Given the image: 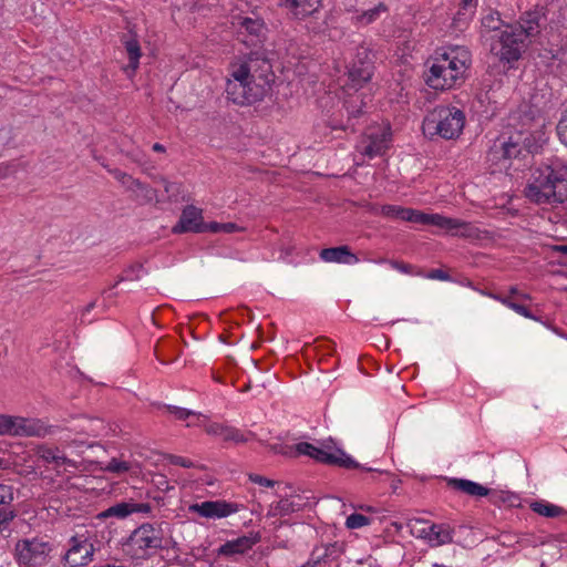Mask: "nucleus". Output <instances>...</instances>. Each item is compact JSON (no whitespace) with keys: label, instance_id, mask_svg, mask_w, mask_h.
I'll list each match as a JSON object with an SVG mask.
<instances>
[{"label":"nucleus","instance_id":"f257e3e1","mask_svg":"<svg viewBox=\"0 0 567 567\" xmlns=\"http://www.w3.org/2000/svg\"><path fill=\"white\" fill-rule=\"evenodd\" d=\"M545 22L543 8L524 12L515 25H506L504 30L494 35L491 52L501 62L511 64L518 61L527 47L526 41L536 37Z\"/></svg>","mask_w":567,"mask_h":567},{"label":"nucleus","instance_id":"f03ea898","mask_svg":"<svg viewBox=\"0 0 567 567\" xmlns=\"http://www.w3.org/2000/svg\"><path fill=\"white\" fill-rule=\"evenodd\" d=\"M524 193L537 205L554 206L567 202V162L556 159L538 167Z\"/></svg>","mask_w":567,"mask_h":567},{"label":"nucleus","instance_id":"7ed1b4c3","mask_svg":"<svg viewBox=\"0 0 567 567\" xmlns=\"http://www.w3.org/2000/svg\"><path fill=\"white\" fill-rule=\"evenodd\" d=\"M465 124L463 111L456 107L440 105L431 111L423 120L422 131L425 136L445 140L458 137Z\"/></svg>","mask_w":567,"mask_h":567},{"label":"nucleus","instance_id":"20e7f679","mask_svg":"<svg viewBox=\"0 0 567 567\" xmlns=\"http://www.w3.org/2000/svg\"><path fill=\"white\" fill-rule=\"evenodd\" d=\"M538 145L528 132H515L508 137H498L488 151V159L493 163L525 158L534 154Z\"/></svg>","mask_w":567,"mask_h":567},{"label":"nucleus","instance_id":"39448f33","mask_svg":"<svg viewBox=\"0 0 567 567\" xmlns=\"http://www.w3.org/2000/svg\"><path fill=\"white\" fill-rule=\"evenodd\" d=\"M403 214V220L405 221L420 225H432L453 236H463L467 238H474L477 236L478 229L473 224L461 219L445 217L440 214H426L413 208H406Z\"/></svg>","mask_w":567,"mask_h":567},{"label":"nucleus","instance_id":"423d86ee","mask_svg":"<svg viewBox=\"0 0 567 567\" xmlns=\"http://www.w3.org/2000/svg\"><path fill=\"white\" fill-rule=\"evenodd\" d=\"M233 79L226 83L227 99L238 105H250L261 101L271 90V85L267 81L262 82L259 79L248 78L239 79L238 74L231 72Z\"/></svg>","mask_w":567,"mask_h":567},{"label":"nucleus","instance_id":"0eeeda50","mask_svg":"<svg viewBox=\"0 0 567 567\" xmlns=\"http://www.w3.org/2000/svg\"><path fill=\"white\" fill-rule=\"evenodd\" d=\"M313 460H316L320 463L327 464V465L339 466V467H343L347 470H352V468L361 470L362 472H364L367 474H371V477L364 478L368 483L375 481L374 473H377L379 476H381V475L389 476V473H386V472H382L377 468L365 467V466L361 465L360 463L354 461L350 455H348L343 450L337 447L334 445L332 439L322 441L320 446H317L315 454H313Z\"/></svg>","mask_w":567,"mask_h":567},{"label":"nucleus","instance_id":"6e6552de","mask_svg":"<svg viewBox=\"0 0 567 567\" xmlns=\"http://www.w3.org/2000/svg\"><path fill=\"white\" fill-rule=\"evenodd\" d=\"M125 550L135 557H144L146 549L163 548V538L151 524H143L132 532L124 544Z\"/></svg>","mask_w":567,"mask_h":567},{"label":"nucleus","instance_id":"1a4fd4ad","mask_svg":"<svg viewBox=\"0 0 567 567\" xmlns=\"http://www.w3.org/2000/svg\"><path fill=\"white\" fill-rule=\"evenodd\" d=\"M233 72L237 73L239 79L250 76L262 82L267 81L269 85H272L276 78L269 59L258 51L249 53L247 59Z\"/></svg>","mask_w":567,"mask_h":567},{"label":"nucleus","instance_id":"9d476101","mask_svg":"<svg viewBox=\"0 0 567 567\" xmlns=\"http://www.w3.org/2000/svg\"><path fill=\"white\" fill-rule=\"evenodd\" d=\"M373 72V54L367 48L358 49L355 59L348 71V87L358 92L359 89L371 80Z\"/></svg>","mask_w":567,"mask_h":567},{"label":"nucleus","instance_id":"9b49d317","mask_svg":"<svg viewBox=\"0 0 567 567\" xmlns=\"http://www.w3.org/2000/svg\"><path fill=\"white\" fill-rule=\"evenodd\" d=\"M49 551L47 543L23 539L16 545V559L20 566H43L48 563Z\"/></svg>","mask_w":567,"mask_h":567},{"label":"nucleus","instance_id":"f8f14e48","mask_svg":"<svg viewBox=\"0 0 567 567\" xmlns=\"http://www.w3.org/2000/svg\"><path fill=\"white\" fill-rule=\"evenodd\" d=\"M113 175L127 192L132 193V200L138 205H147L153 202L159 203L162 200L158 198L157 190L151 187L148 184H145L140 179L134 178L133 176L118 169H115Z\"/></svg>","mask_w":567,"mask_h":567},{"label":"nucleus","instance_id":"ddd939ff","mask_svg":"<svg viewBox=\"0 0 567 567\" xmlns=\"http://www.w3.org/2000/svg\"><path fill=\"white\" fill-rule=\"evenodd\" d=\"M238 511L239 505L237 503H229L223 499L205 501L188 506L189 513H195L202 517L213 519L228 517Z\"/></svg>","mask_w":567,"mask_h":567},{"label":"nucleus","instance_id":"4468645a","mask_svg":"<svg viewBox=\"0 0 567 567\" xmlns=\"http://www.w3.org/2000/svg\"><path fill=\"white\" fill-rule=\"evenodd\" d=\"M344 553L343 544L338 542L316 546L306 564L301 567H326L331 566Z\"/></svg>","mask_w":567,"mask_h":567},{"label":"nucleus","instance_id":"2eb2a0df","mask_svg":"<svg viewBox=\"0 0 567 567\" xmlns=\"http://www.w3.org/2000/svg\"><path fill=\"white\" fill-rule=\"evenodd\" d=\"M460 80L439 58L434 60L425 74L426 84L434 90H447L456 84Z\"/></svg>","mask_w":567,"mask_h":567},{"label":"nucleus","instance_id":"dca6fc26","mask_svg":"<svg viewBox=\"0 0 567 567\" xmlns=\"http://www.w3.org/2000/svg\"><path fill=\"white\" fill-rule=\"evenodd\" d=\"M10 427V436L43 437L51 432L43 421L22 416H11Z\"/></svg>","mask_w":567,"mask_h":567},{"label":"nucleus","instance_id":"f3484780","mask_svg":"<svg viewBox=\"0 0 567 567\" xmlns=\"http://www.w3.org/2000/svg\"><path fill=\"white\" fill-rule=\"evenodd\" d=\"M206 224L203 219L202 209L188 205L183 209L177 224L173 227V233H206Z\"/></svg>","mask_w":567,"mask_h":567},{"label":"nucleus","instance_id":"a211bd4d","mask_svg":"<svg viewBox=\"0 0 567 567\" xmlns=\"http://www.w3.org/2000/svg\"><path fill=\"white\" fill-rule=\"evenodd\" d=\"M93 545L87 539L71 538V547L64 555L65 567H80L86 565L93 556Z\"/></svg>","mask_w":567,"mask_h":567},{"label":"nucleus","instance_id":"6ab92c4d","mask_svg":"<svg viewBox=\"0 0 567 567\" xmlns=\"http://www.w3.org/2000/svg\"><path fill=\"white\" fill-rule=\"evenodd\" d=\"M259 540L260 535L258 533L250 534L249 536H241L236 539L226 542L218 548L217 553L220 556L227 557L241 555L249 550Z\"/></svg>","mask_w":567,"mask_h":567},{"label":"nucleus","instance_id":"aec40b11","mask_svg":"<svg viewBox=\"0 0 567 567\" xmlns=\"http://www.w3.org/2000/svg\"><path fill=\"white\" fill-rule=\"evenodd\" d=\"M442 62H445L446 66L461 79L468 66V52L464 49L451 50L444 52L437 56Z\"/></svg>","mask_w":567,"mask_h":567},{"label":"nucleus","instance_id":"412c9836","mask_svg":"<svg viewBox=\"0 0 567 567\" xmlns=\"http://www.w3.org/2000/svg\"><path fill=\"white\" fill-rule=\"evenodd\" d=\"M151 505L148 503H131V502H122L117 503L107 509L103 511L99 514L100 518H107V517H117V518H125L128 515L133 513H150L151 512Z\"/></svg>","mask_w":567,"mask_h":567},{"label":"nucleus","instance_id":"4be33fe9","mask_svg":"<svg viewBox=\"0 0 567 567\" xmlns=\"http://www.w3.org/2000/svg\"><path fill=\"white\" fill-rule=\"evenodd\" d=\"M453 532L454 529L447 524H432L427 529H423L431 546L453 543Z\"/></svg>","mask_w":567,"mask_h":567},{"label":"nucleus","instance_id":"5701e85b","mask_svg":"<svg viewBox=\"0 0 567 567\" xmlns=\"http://www.w3.org/2000/svg\"><path fill=\"white\" fill-rule=\"evenodd\" d=\"M320 258L327 262L357 264L359 258L351 252L348 246L324 248L320 251Z\"/></svg>","mask_w":567,"mask_h":567},{"label":"nucleus","instance_id":"b1692460","mask_svg":"<svg viewBox=\"0 0 567 567\" xmlns=\"http://www.w3.org/2000/svg\"><path fill=\"white\" fill-rule=\"evenodd\" d=\"M447 485L470 496L485 497L489 494V488L465 478H449Z\"/></svg>","mask_w":567,"mask_h":567},{"label":"nucleus","instance_id":"393cba45","mask_svg":"<svg viewBox=\"0 0 567 567\" xmlns=\"http://www.w3.org/2000/svg\"><path fill=\"white\" fill-rule=\"evenodd\" d=\"M298 501L289 497V494L280 495V499L276 505H271L268 515L269 516H287L295 512H299L303 508V504L300 502V496H297Z\"/></svg>","mask_w":567,"mask_h":567},{"label":"nucleus","instance_id":"a878e982","mask_svg":"<svg viewBox=\"0 0 567 567\" xmlns=\"http://www.w3.org/2000/svg\"><path fill=\"white\" fill-rule=\"evenodd\" d=\"M477 7V0H461L460 8L453 18V27L461 29L473 17Z\"/></svg>","mask_w":567,"mask_h":567},{"label":"nucleus","instance_id":"bb28decb","mask_svg":"<svg viewBox=\"0 0 567 567\" xmlns=\"http://www.w3.org/2000/svg\"><path fill=\"white\" fill-rule=\"evenodd\" d=\"M367 103L363 100L362 94H350L349 97L344 101V107L349 115V120L358 118L365 113L364 107Z\"/></svg>","mask_w":567,"mask_h":567},{"label":"nucleus","instance_id":"cd10ccee","mask_svg":"<svg viewBox=\"0 0 567 567\" xmlns=\"http://www.w3.org/2000/svg\"><path fill=\"white\" fill-rule=\"evenodd\" d=\"M297 2L298 6H295L293 16L297 19H305L318 11L322 0H297Z\"/></svg>","mask_w":567,"mask_h":567},{"label":"nucleus","instance_id":"c85d7f7f","mask_svg":"<svg viewBox=\"0 0 567 567\" xmlns=\"http://www.w3.org/2000/svg\"><path fill=\"white\" fill-rule=\"evenodd\" d=\"M530 508L538 515L550 518L557 517L565 512L564 508L544 501L533 502Z\"/></svg>","mask_w":567,"mask_h":567},{"label":"nucleus","instance_id":"c756f323","mask_svg":"<svg viewBox=\"0 0 567 567\" xmlns=\"http://www.w3.org/2000/svg\"><path fill=\"white\" fill-rule=\"evenodd\" d=\"M155 183L163 184L168 200L177 202L182 195V184L168 182L164 176H153Z\"/></svg>","mask_w":567,"mask_h":567},{"label":"nucleus","instance_id":"7c9ffc66","mask_svg":"<svg viewBox=\"0 0 567 567\" xmlns=\"http://www.w3.org/2000/svg\"><path fill=\"white\" fill-rule=\"evenodd\" d=\"M124 45L130 59L128 68L135 71L138 68V61L142 55L140 43L136 39H130L124 41Z\"/></svg>","mask_w":567,"mask_h":567},{"label":"nucleus","instance_id":"2f4dec72","mask_svg":"<svg viewBox=\"0 0 567 567\" xmlns=\"http://www.w3.org/2000/svg\"><path fill=\"white\" fill-rule=\"evenodd\" d=\"M386 8L383 3H379L378 6L364 10L361 14L357 16V21L362 24H369L378 19L381 12H385Z\"/></svg>","mask_w":567,"mask_h":567},{"label":"nucleus","instance_id":"473e14b6","mask_svg":"<svg viewBox=\"0 0 567 567\" xmlns=\"http://www.w3.org/2000/svg\"><path fill=\"white\" fill-rule=\"evenodd\" d=\"M385 134H383V138L381 140H372L365 147H364V151H363V154L369 156V157H374L377 155H381L384 153L385 148H386V138H385Z\"/></svg>","mask_w":567,"mask_h":567},{"label":"nucleus","instance_id":"72a5a7b5","mask_svg":"<svg viewBox=\"0 0 567 567\" xmlns=\"http://www.w3.org/2000/svg\"><path fill=\"white\" fill-rule=\"evenodd\" d=\"M503 21L501 20L498 12H489L482 19V25L488 31L499 33Z\"/></svg>","mask_w":567,"mask_h":567},{"label":"nucleus","instance_id":"f704fd0d","mask_svg":"<svg viewBox=\"0 0 567 567\" xmlns=\"http://www.w3.org/2000/svg\"><path fill=\"white\" fill-rule=\"evenodd\" d=\"M41 457L47 463H54L56 465L60 464H72L71 460H69L65 455H60L59 450L53 449H44L41 453Z\"/></svg>","mask_w":567,"mask_h":567},{"label":"nucleus","instance_id":"c9c22d12","mask_svg":"<svg viewBox=\"0 0 567 567\" xmlns=\"http://www.w3.org/2000/svg\"><path fill=\"white\" fill-rule=\"evenodd\" d=\"M370 524H371V518L365 515L359 514V513H353V514L349 515L346 519V526L349 529L361 528V527L370 525Z\"/></svg>","mask_w":567,"mask_h":567},{"label":"nucleus","instance_id":"e433bc0d","mask_svg":"<svg viewBox=\"0 0 567 567\" xmlns=\"http://www.w3.org/2000/svg\"><path fill=\"white\" fill-rule=\"evenodd\" d=\"M240 27L252 35H259L264 29V22L259 19L243 18Z\"/></svg>","mask_w":567,"mask_h":567},{"label":"nucleus","instance_id":"4c0bfd02","mask_svg":"<svg viewBox=\"0 0 567 567\" xmlns=\"http://www.w3.org/2000/svg\"><path fill=\"white\" fill-rule=\"evenodd\" d=\"M206 227H207V231H209V233L231 234L239 229L238 225L235 223L220 224V223H216V221H210V223L206 224Z\"/></svg>","mask_w":567,"mask_h":567},{"label":"nucleus","instance_id":"58836bf2","mask_svg":"<svg viewBox=\"0 0 567 567\" xmlns=\"http://www.w3.org/2000/svg\"><path fill=\"white\" fill-rule=\"evenodd\" d=\"M223 440L226 442L246 443L248 440L244 433L233 426L225 427Z\"/></svg>","mask_w":567,"mask_h":567},{"label":"nucleus","instance_id":"ea45409f","mask_svg":"<svg viewBox=\"0 0 567 567\" xmlns=\"http://www.w3.org/2000/svg\"><path fill=\"white\" fill-rule=\"evenodd\" d=\"M485 497H488V501L493 505L499 506L502 504H505L506 499L512 497V493L504 492V491H496V489H491L489 488V494H487Z\"/></svg>","mask_w":567,"mask_h":567},{"label":"nucleus","instance_id":"a19ab883","mask_svg":"<svg viewBox=\"0 0 567 567\" xmlns=\"http://www.w3.org/2000/svg\"><path fill=\"white\" fill-rule=\"evenodd\" d=\"M166 409L169 413L174 414L175 417L178 420H186L190 415H197L198 417L203 416L200 413H196L192 410H187L175 405H166Z\"/></svg>","mask_w":567,"mask_h":567},{"label":"nucleus","instance_id":"79ce46f5","mask_svg":"<svg viewBox=\"0 0 567 567\" xmlns=\"http://www.w3.org/2000/svg\"><path fill=\"white\" fill-rule=\"evenodd\" d=\"M142 268L143 267L141 264H136V265L128 267L127 269L124 270V276L120 277L113 287H115L117 284H120L124 280H138L140 279L138 272L142 270Z\"/></svg>","mask_w":567,"mask_h":567},{"label":"nucleus","instance_id":"37998d69","mask_svg":"<svg viewBox=\"0 0 567 567\" xmlns=\"http://www.w3.org/2000/svg\"><path fill=\"white\" fill-rule=\"evenodd\" d=\"M406 208L395 205H384L382 206V215L386 217H393L403 220V212H405Z\"/></svg>","mask_w":567,"mask_h":567},{"label":"nucleus","instance_id":"c03bdc74","mask_svg":"<svg viewBox=\"0 0 567 567\" xmlns=\"http://www.w3.org/2000/svg\"><path fill=\"white\" fill-rule=\"evenodd\" d=\"M128 470L130 465L127 462L118 461L116 458H112L106 465V471L111 473L121 474L127 472Z\"/></svg>","mask_w":567,"mask_h":567},{"label":"nucleus","instance_id":"a18cd8bd","mask_svg":"<svg viewBox=\"0 0 567 567\" xmlns=\"http://www.w3.org/2000/svg\"><path fill=\"white\" fill-rule=\"evenodd\" d=\"M13 502L12 486L0 483V506L10 505Z\"/></svg>","mask_w":567,"mask_h":567},{"label":"nucleus","instance_id":"49530a36","mask_svg":"<svg viewBox=\"0 0 567 567\" xmlns=\"http://www.w3.org/2000/svg\"><path fill=\"white\" fill-rule=\"evenodd\" d=\"M293 449H295V456L302 454V455H308L311 458H313V454H315L317 446L313 444L307 443V442H301V443L296 444L293 446Z\"/></svg>","mask_w":567,"mask_h":567},{"label":"nucleus","instance_id":"de8ad7c7","mask_svg":"<svg viewBox=\"0 0 567 567\" xmlns=\"http://www.w3.org/2000/svg\"><path fill=\"white\" fill-rule=\"evenodd\" d=\"M560 142L567 145V107L556 127Z\"/></svg>","mask_w":567,"mask_h":567},{"label":"nucleus","instance_id":"09e8293b","mask_svg":"<svg viewBox=\"0 0 567 567\" xmlns=\"http://www.w3.org/2000/svg\"><path fill=\"white\" fill-rule=\"evenodd\" d=\"M269 450L275 454H281L285 456H295V449L290 445H284V444H270L268 445Z\"/></svg>","mask_w":567,"mask_h":567},{"label":"nucleus","instance_id":"8fccbe9b","mask_svg":"<svg viewBox=\"0 0 567 567\" xmlns=\"http://www.w3.org/2000/svg\"><path fill=\"white\" fill-rule=\"evenodd\" d=\"M166 458L168 460V462L171 464H174V465H179L182 467H185V468H190L194 466L193 462L187 460V458H184L182 456H178V455H174V454H168L166 456Z\"/></svg>","mask_w":567,"mask_h":567},{"label":"nucleus","instance_id":"3c124183","mask_svg":"<svg viewBox=\"0 0 567 567\" xmlns=\"http://www.w3.org/2000/svg\"><path fill=\"white\" fill-rule=\"evenodd\" d=\"M249 480L252 483H256L258 485L266 486V487H274L277 484L276 481L269 480V478H267L265 476H261L259 474H249Z\"/></svg>","mask_w":567,"mask_h":567},{"label":"nucleus","instance_id":"603ef678","mask_svg":"<svg viewBox=\"0 0 567 567\" xmlns=\"http://www.w3.org/2000/svg\"><path fill=\"white\" fill-rule=\"evenodd\" d=\"M511 309L525 318L537 320L529 309L523 305L515 302L514 305H511Z\"/></svg>","mask_w":567,"mask_h":567},{"label":"nucleus","instance_id":"864d4df0","mask_svg":"<svg viewBox=\"0 0 567 567\" xmlns=\"http://www.w3.org/2000/svg\"><path fill=\"white\" fill-rule=\"evenodd\" d=\"M10 421L11 415L0 414V435H9L10 436Z\"/></svg>","mask_w":567,"mask_h":567},{"label":"nucleus","instance_id":"5fc2aeb1","mask_svg":"<svg viewBox=\"0 0 567 567\" xmlns=\"http://www.w3.org/2000/svg\"><path fill=\"white\" fill-rule=\"evenodd\" d=\"M225 427L226 425L219 423H212L206 426V432L210 435H218L223 437Z\"/></svg>","mask_w":567,"mask_h":567},{"label":"nucleus","instance_id":"6e6d98bb","mask_svg":"<svg viewBox=\"0 0 567 567\" xmlns=\"http://www.w3.org/2000/svg\"><path fill=\"white\" fill-rule=\"evenodd\" d=\"M85 425L81 427V431L90 436H97V430L95 429V422L93 420H84Z\"/></svg>","mask_w":567,"mask_h":567},{"label":"nucleus","instance_id":"4d7b16f0","mask_svg":"<svg viewBox=\"0 0 567 567\" xmlns=\"http://www.w3.org/2000/svg\"><path fill=\"white\" fill-rule=\"evenodd\" d=\"M390 265L404 274H412L413 267L410 264H405L402 261L391 260Z\"/></svg>","mask_w":567,"mask_h":567},{"label":"nucleus","instance_id":"13d9d810","mask_svg":"<svg viewBox=\"0 0 567 567\" xmlns=\"http://www.w3.org/2000/svg\"><path fill=\"white\" fill-rule=\"evenodd\" d=\"M429 278L431 279H440V280H447L449 279V275L441 270V269H433L429 276Z\"/></svg>","mask_w":567,"mask_h":567},{"label":"nucleus","instance_id":"bf43d9fd","mask_svg":"<svg viewBox=\"0 0 567 567\" xmlns=\"http://www.w3.org/2000/svg\"><path fill=\"white\" fill-rule=\"evenodd\" d=\"M280 6L286 7L293 12L295 6H298V2L297 0H280Z\"/></svg>","mask_w":567,"mask_h":567},{"label":"nucleus","instance_id":"052dcab7","mask_svg":"<svg viewBox=\"0 0 567 567\" xmlns=\"http://www.w3.org/2000/svg\"><path fill=\"white\" fill-rule=\"evenodd\" d=\"M519 498L516 494L512 493V497L506 499V503L508 506L514 507L518 506Z\"/></svg>","mask_w":567,"mask_h":567},{"label":"nucleus","instance_id":"680f3d73","mask_svg":"<svg viewBox=\"0 0 567 567\" xmlns=\"http://www.w3.org/2000/svg\"><path fill=\"white\" fill-rule=\"evenodd\" d=\"M554 250H555V251L563 252V254H567V245H558V246H555V247H554Z\"/></svg>","mask_w":567,"mask_h":567},{"label":"nucleus","instance_id":"e2e57ef3","mask_svg":"<svg viewBox=\"0 0 567 567\" xmlns=\"http://www.w3.org/2000/svg\"><path fill=\"white\" fill-rule=\"evenodd\" d=\"M501 302L508 308H511V305H514L515 302L509 297H504V299H501Z\"/></svg>","mask_w":567,"mask_h":567},{"label":"nucleus","instance_id":"0e129e2a","mask_svg":"<svg viewBox=\"0 0 567 567\" xmlns=\"http://www.w3.org/2000/svg\"><path fill=\"white\" fill-rule=\"evenodd\" d=\"M153 151H155V152H164V151H165V147H164V145H162V144H159V143H155V144L153 145Z\"/></svg>","mask_w":567,"mask_h":567},{"label":"nucleus","instance_id":"69168bd1","mask_svg":"<svg viewBox=\"0 0 567 567\" xmlns=\"http://www.w3.org/2000/svg\"><path fill=\"white\" fill-rule=\"evenodd\" d=\"M9 468V462L4 458L0 457V470H7Z\"/></svg>","mask_w":567,"mask_h":567},{"label":"nucleus","instance_id":"338daca9","mask_svg":"<svg viewBox=\"0 0 567 567\" xmlns=\"http://www.w3.org/2000/svg\"><path fill=\"white\" fill-rule=\"evenodd\" d=\"M95 307V301H92L90 302L85 308H84V312H90L91 310H93Z\"/></svg>","mask_w":567,"mask_h":567},{"label":"nucleus","instance_id":"774afa93","mask_svg":"<svg viewBox=\"0 0 567 567\" xmlns=\"http://www.w3.org/2000/svg\"><path fill=\"white\" fill-rule=\"evenodd\" d=\"M399 484H400V481L398 480H392L391 482V488L395 492L396 488L399 487Z\"/></svg>","mask_w":567,"mask_h":567}]
</instances>
